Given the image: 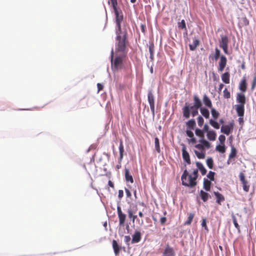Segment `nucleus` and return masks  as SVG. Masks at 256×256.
<instances>
[{
	"label": "nucleus",
	"instance_id": "1",
	"mask_svg": "<svg viewBox=\"0 0 256 256\" xmlns=\"http://www.w3.org/2000/svg\"><path fill=\"white\" fill-rule=\"evenodd\" d=\"M115 50L116 52H119L126 54L128 52V34L117 35L116 37Z\"/></svg>",
	"mask_w": 256,
	"mask_h": 256
},
{
	"label": "nucleus",
	"instance_id": "2",
	"mask_svg": "<svg viewBox=\"0 0 256 256\" xmlns=\"http://www.w3.org/2000/svg\"><path fill=\"white\" fill-rule=\"evenodd\" d=\"M198 109L200 108L190 106L188 103L186 102L182 108L183 116L186 118H188L192 114V117H194L198 114Z\"/></svg>",
	"mask_w": 256,
	"mask_h": 256
},
{
	"label": "nucleus",
	"instance_id": "3",
	"mask_svg": "<svg viewBox=\"0 0 256 256\" xmlns=\"http://www.w3.org/2000/svg\"><path fill=\"white\" fill-rule=\"evenodd\" d=\"M114 52L113 48L112 49L110 53V62L112 68L118 70V67L122 64V57L120 56H116L114 60Z\"/></svg>",
	"mask_w": 256,
	"mask_h": 256
},
{
	"label": "nucleus",
	"instance_id": "4",
	"mask_svg": "<svg viewBox=\"0 0 256 256\" xmlns=\"http://www.w3.org/2000/svg\"><path fill=\"white\" fill-rule=\"evenodd\" d=\"M114 9L116 16V22H122L124 19V16L121 10H118L117 7V0H110Z\"/></svg>",
	"mask_w": 256,
	"mask_h": 256
},
{
	"label": "nucleus",
	"instance_id": "5",
	"mask_svg": "<svg viewBox=\"0 0 256 256\" xmlns=\"http://www.w3.org/2000/svg\"><path fill=\"white\" fill-rule=\"evenodd\" d=\"M148 100L150 104V109L152 116H154V97L152 89L148 90Z\"/></svg>",
	"mask_w": 256,
	"mask_h": 256
},
{
	"label": "nucleus",
	"instance_id": "6",
	"mask_svg": "<svg viewBox=\"0 0 256 256\" xmlns=\"http://www.w3.org/2000/svg\"><path fill=\"white\" fill-rule=\"evenodd\" d=\"M181 146H182V158L184 162H186L188 164H190V159L189 154L186 150V146L184 144H181Z\"/></svg>",
	"mask_w": 256,
	"mask_h": 256
},
{
	"label": "nucleus",
	"instance_id": "7",
	"mask_svg": "<svg viewBox=\"0 0 256 256\" xmlns=\"http://www.w3.org/2000/svg\"><path fill=\"white\" fill-rule=\"evenodd\" d=\"M121 23L122 22H116L115 33L116 36L128 34L126 28H122Z\"/></svg>",
	"mask_w": 256,
	"mask_h": 256
},
{
	"label": "nucleus",
	"instance_id": "8",
	"mask_svg": "<svg viewBox=\"0 0 256 256\" xmlns=\"http://www.w3.org/2000/svg\"><path fill=\"white\" fill-rule=\"evenodd\" d=\"M233 129V124L230 123V125H222L220 128V132L228 136L229 135Z\"/></svg>",
	"mask_w": 256,
	"mask_h": 256
},
{
	"label": "nucleus",
	"instance_id": "9",
	"mask_svg": "<svg viewBox=\"0 0 256 256\" xmlns=\"http://www.w3.org/2000/svg\"><path fill=\"white\" fill-rule=\"evenodd\" d=\"M239 177L240 180L242 184V188L244 190L248 192L249 190L250 186L248 184V182L245 178V176L244 174L242 172H240V174Z\"/></svg>",
	"mask_w": 256,
	"mask_h": 256
},
{
	"label": "nucleus",
	"instance_id": "10",
	"mask_svg": "<svg viewBox=\"0 0 256 256\" xmlns=\"http://www.w3.org/2000/svg\"><path fill=\"white\" fill-rule=\"evenodd\" d=\"M227 62L226 58L224 56L222 55L220 56V60L218 62V70L219 72H222L225 68Z\"/></svg>",
	"mask_w": 256,
	"mask_h": 256
},
{
	"label": "nucleus",
	"instance_id": "11",
	"mask_svg": "<svg viewBox=\"0 0 256 256\" xmlns=\"http://www.w3.org/2000/svg\"><path fill=\"white\" fill-rule=\"evenodd\" d=\"M162 256H175L173 248L167 244L162 252Z\"/></svg>",
	"mask_w": 256,
	"mask_h": 256
},
{
	"label": "nucleus",
	"instance_id": "12",
	"mask_svg": "<svg viewBox=\"0 0 256 256\" xmlns=\"http://www.w3.org/2000/svg\"><path fill=\"white\" fill-rule=\"evenodd\" d=\"M142 238V234L140 232L136 230L134 234L132 235V243L135 244L140 242Z\"/></svg>",
	"mask_w": 256,
	"mask_h": 256
},
{
	"label": "nucleus",
	"instance_id": "13",
	"mask_svg": "<svg viewBox=\"0 0 256 256\" xmlns=\"http://www.w3.org/2000/svg\"><path fill=\"white\" fill-rule=\"evenodd\" d=\"M236 102L239 105L244 106L246 104V96L244 94L242 93H238L236 96Z\"/></svg>",
	"mask_w": 256,
	"mask_h": 256
},
{
	"label": "nucleus",
	"instance_id": "14",
	"mask_svg": "<svg viewBox=\"0 0 256 256\" xmlns=\"http://www.w3.org/2000/svg\"><path fill=\"white\" fill-rule=\"evenodd\" d=\"M188 178V182H187L186 186L190 188L194 187L197 184L196 180L192 174H189Z\"/></svg>",
	"mask_w": 256,
	"mask_h": 256
},
{
	"label": "nucleus",
	"instance_id": "15",
	"mask_svg": "<svg viewBox=\"0 0 256 256\" xmlns=\"http://www.w3.org/2000/svg\"><path fill=\"white\" fill-rule=\"evenodd\" d=\"M221 40L220 41V48L228 46L229 40L228 37L226 36H220Z\"/></svg>",
	"mask_w": 256,
	"mask_h": 256
},
{
	"label": "nucleus",
	"instance_id": "16",
	"mask_svg": "<svg viewBox=\"0 0 256 256\" xmlns=\"http://www.w3.org/2000/svg\"><path fill=\"white\" fill-rule=\"evenodd\" d=\"M236 110L238 116L242 117L244 113V106L243 105H236Z\"/></svg>",
	"mask_w": 256,
	"mask_h": 256
},
{
	"label": "nucleus",
	"instance_id": "17",
	"mask_svg": "<svg viewBox=\"0 0 256 256\" xmlns=\"http://www.w3.org/2000/svg\"><path fill=\"white\" fill-rule=\"evenodd\" d=\"M214 194L216 198V202L219 204H221L222 202L224 201V197L218 192H214Z\"/></svg>",
	"mask_w": 256,
	"mask_h": 256
},
{
	"label": "nucleus",
	"instance_id": "18",
	"mask_svg": "<svg viewBox=\"0 0 256 256\" xmlns=\"http://www.w3.org/2000/svg\"><path fill=\"white\" fill-rule=\"evenodd\" d=\"M194 104L192 106L193 107H197L200 108H202V102L201 100L200 99V98L198 96L196 95L194 96Z\"/></svg>",
	"mask_w": 256,
	"mask_h": 256
},
{
	"label": "nucleus",
	"instance_id": "19",
	"mask_svg": "<svg viewBox=\"0 0 256 256\" xmlns=\"http://www.w3.org/2000/svg\"><path fill=\"white\" fill-rule=\"evenodd\" d=\"M202 102L208 108L212 107L211 100L206 94L203 96Z\"/></svg>",
	"mask_w": 256,
	"mask_h": 256
},
{
	"label": "nucleus",
	"instance_id": "20",
	"mask_svg": "<svg viewBox=\"0 0 256 256\" xmlns=\"http://www.w3.org/2000/svg\"><path fill=\"white\" fill-rule=\"evenodd\" d=\"M118 149L120 152V158L118 159V162L120 163L123 158L124 152V147L122 140H120V141Z\"/></svg>",
	"mask_w": 256,
	"mask_h": 256
},
{
	"label": "nucleus",
	"instance_id": "21",
	"mask_svg": "<svg viewBox=\"0 0 256 256\" xmlns=\"http://www.w3.org/2000/svg\"><path fill=\"white\" fill-rule=\"evenodd\" d=\"M124 176L126 180L128 182H130V183L134 182V178L130 174L129 170L128 168H125L124 170Z\"/></svg>",
	"mask_w": 256,
	"mask_h": 256
},
{
	"label": "nucleus",
	"instance_id": "22",
	"mask_svg": "<svg viewBox=\"0 0 256 256\" xmlns=\"http://www.w3.org/2000/svg\"><path fill=\"white\" fill-rule=\"evenodd\" d=\"M246 78H244L242 80L240 81V84H239V89L242 92H245L246 90Z\"/></svg>",
	"mask_w": 256,
	"mask_h": 256
},
{
	"label": "nucleus",
	"instance_id": "23",
	"mask_svg": "<svg viewBox=\"0 0 256 256\" xmlns=\"http://www.w3.org/2000/svg\"><path fill=\"white\" fill-rule=\"evenodd\" d=\"M196 166L198 168L202 176L205 175L206 174L207 170L206 169V168L204 167V166H203L202 163H201L200 162H196Z\"/></svg>",
	"mask_w": 256,
	"mask_h": 256
},
{
	"label": "nucleus",
	"instance_id": "24",
	"mask_svg": "<svg viewBox=\"0 0 256 256\" xmlns=\"http://www.w3.org/2000/svg\"><path fill=\"white\" fill-rule=\"evenodd\" d=\"M196 125V121L193 118L188 120L186 122V126L188 130H194Z\"/></svg>",
	"mask_w": 256,
	"mask_h": 256
},
{
	"label": "nucleus",
	"instance_id": "25",
	"mask_svg": "<svg viewBox=\"0 0 256 256\" xmlns=\"http://www.w3.org/2000/svg\"><path fill=\"white\" fill-rule=\"evenodd\" d=\"M112 248L114 250V254L116 256L118 255L120 252V247L116 240H112Z\"/></svg>",
	"mask_w": 256,
	"mask_h": 256
},
{
	"label": "nucleus",
	"instance_id": "26",
	"mask_svg": "<svg viewBox=\"0 0 256 256\" xmlns=\"http://www.w3.org/2000/svg\"><path fill=\"white\" fill-rule=\"evenodd\" d=\"M208 138L210 140L214 141L216 138V132L213 130H210L209 132H208V133L206 134Z\"/></svg>",
	"mask_w": 256,
	"mask_h": 256
},
{
	"label": "nucleus",
	"instance_id": "27",
	"mask_svg": "<svg viewBox=\"0 0 256 256\" xmlns=\"http://www.w3.org/2000/svg\"><path fill=\"white\" fill-rule=\"evenodd\" d=\"M200 196L203 202H206L209 197H210V195L207 192L204 191L203 190H201L200 191Z\"/></svg>",
	"mask_w": 256,
	"mask_h": 256
},
{
	"label": "nucleus",
	"instance_id": "28",
	"mask_svg": "<svg viewBox=\"0 0 256 256\" xmlns=\"http://www.w3.org/2000/svg\"><path fill=\"white\" fill-rule=\"evenodd\" d=\"M200 112L202 116L206 118H208L210 117V112L208 108L202 107L200 108Z\"/></svg>",
	"mask_w": 256,
	"mask_h": 256
},
{
	"label": "nucleus",
	"instance_id": "29",
	"mask_svg": "<svg viewBox=\"0 0 256 256\" xmlns=\"http://www.w3.org/2000/svg\"><path fill=\"white\" fill-rule=\"evenodd\" d=\"M230 74L228 72H225L222 76V82L225 84L230 83Z\"/></svg>",
	"mask_w": 256,
	"mask_h": 256
},
{
	"label": "nucleus",
	"instance_id": "30",
	"mask_svg": "<svg viewBox=\"0 0 256 256\" xmlns=\"http://www.w3.org/2000/svg\"><path fill=\"white\" fill-rule=\"evenodd\" d=\"M118 218L119 219L120 226H124L126 219V214L124 213L120 214L118 215Z\"/></svg>",
	"mask_w": 256,
	"mask_h": 256
},
{
	"label": "nucleus",
	"instance_id": "31",
	"mask_svg": "<svg viewBox=\"0 0 256 256\" xmlns=\"http://www.w3.org/2000/svg\"><path fill=\"white\" fill-rule=\"evenodd\" d=\"M199 44L200 40L198 39H195L194 40L193 44H189L190 50L192 51L194 50L199 45Z\"/></svg>",
	"mask_w": 256,
	"mask_h": 256
},
{
	"label": "nucleus",
	"instance_id": "32",
	"mask_svg": "<svg viewBox=\"0 0 256 256\" xmlns=\"http://www.w3.org/2000/svg\"><path fill=\"white\" fill-rule=\"evenodd\" d=\"M199 142L202 144L203 146V148H210V143L207 141L206 140L204 139V138H200L199 140Z\"/></svg>",
	"mask_w": 256,
	"mask_h": 256
},
{
	"label": "nucleus",
	"instance_id": "33",
	"mask_svg": "<svg viewBox=\"0 0 256 256\" xmlns=\"http://www.w3.org/2000/svg\"><path fill=\"white\" fill-rule=\"evenodd\" d=\"M127 212L128 214V218H132V222H134L135 220L137 218V216L133 214V211L130 208L128 209Z\"/></svg>",
	"mask_w": 256,
	"mask_h": 256
},
{
	"label": "nucleus",
	"instance_id": "34",
	"mask_svg": "<svg viewBox=\"0 0 256 256\" xmlns=\"http://www.w3.org/2000/svg\"><path fill=\"white\" fill-rule=\"evenodd\" d=\"M222 55H220V50L218 48H215V54L214 56L212 58V60H218V58H220V56H221Z\"/></svg>",
	"mask_w": 256,
	"mask_h": 256
},
{
	"label": "nucleus",
	"instance_id": "35",
	"mask_svg": "<svg viewBox=\"0 0 256 256\" xmlns=\"http://www.w3.org/2000/svg\"><path fill=\"white\" fill-rule=\"evenodd\" d=\"M195 134L196 136L200 137V138H204V133L202 129L196 128L195 130Z\"/></svg>",
	"mask_w": 256,
	"mask_h": 256
},
{
	"label": "nucleus",
	"instance_id": "36",
	"mask_svg": "<svg viewBox=\"0 0 256 256\" xmlns=\"http://www.w3.org/2000/svg\"><path fill=\"white\" fill-rule=\"evenodd\" d=\"M210 124L214 128L216 129H218L220 128V124L218 122H217L216 120L213 119H210Z\"/></svg>",
	"mask_w": 256,
	"mask_h": 256
},
{
	"label": "nucleus",
	"instance_id": "37",
	"mask_svg": "<svg viewBox=\"0 0 256 256\" xmlns=\"http://www.w3.org/2000/svg\"><path fill=\"white\" fill-rule=\"evenodd\" d=\"M216 173L212 171H210L206 176V177L209 179L208 182L211 183L214 180V175Z\"/></svg>",
	"mask_w": 256,
	"mask_h": 256
},
{
	"label": "nucleus",
	"instance_id": "38",
	"mask_svg": "<svg viewBox=\"0 0 256 256\" xmlns=\"http://www.w3.org/2000/svg\"><path fill=\"white\" fill-rule=\"evenodd\" d=\"M216 150L220 153L224 154L226 152V146L224 144L218 145L216 147Z\"/></svg>",
	"mask_w": 256,
	"mask_h": 256
},
{
	"label": "nucleus",
	"instance_id": "39",
	"mask_svg": "<svg viewBox=\"0 0 256 256\" xmlns=\"http://www.w3.org/2000/svg\"><path fill=\"white\" fill-rule=\"evenodd\" d=\"M211 108V114L212 118H214L213 120H216L218 118L220 113L214 108Z\"/></svg>",
	"mask_w": 256,
	"mask_h": 256
},
{
	"label": "nucleus",
	"instance_id": "40",
	"mask_svg": "<svg viewBox=\"0 0 256 256\" xmlns=\"http://www.w3.org/2000/svg\"><path fill=\"white\" fill-rule=\"evenodd\" d=\"M236 153H237V151H236V148L234 146H232L231 152L229 154L228 158L230 159V158H232L236 157Z\"/></svg>",
	"mask_w": 256,
	"mask_h": 256
},
{
	"label": "nucleus",
	"instance_id": "41",
	"mask_svg": "<svg viewBox=\"0 0 256 256\" xmlns=\"http://www.w3.org/2000/svg\"><path fill=\"white\" fill-rule=\"evenodd\" d=\"M154 146L156 151L160 153V142L159 139L157 137L154 138Z\"/></svg>",
	"mask_w": 256,
	"mask_h": 256
},
{
	"label": "nucleus",
	"instance_id": "42",
	"mask_svg": "<svg viewBox=\"0 0 256 256\" xmlns=\"http://www.w3.org/2000/svg\"><path fill=\"white\" fill-rule=\"evenodd\" d=\"M194 153L197 156V158L199 159H204L205 158V152H199L198 150H195Z\"/></svg>",
	"mask_w": 256,
	"mask_h": 256
},
{
	"label": "nucleus",
	"instance_id": "43",
	"mask_svg": "<svg viewBox=\"0 0 256 256\" xmlns=\"http://www.w3.org/2000/svg\"><path fill=\"white\" fill-rule=\"evenodd\" d=\"M206 163L209 168L212 169L213 168L214 161L212 158H208L206 160Z\"/></svg>",
	"mask_w": 256,
	"mask_h": 256
},
{
	"label": "nucleus",
	"instance_id": "44",
	"mask_svg": "<svg viewBox=\"0 0 256 256\" xmlns=\"http://www.w3.org/2000/svg\"><path fill=\"white\" fill-rule=\"evenodd\" d=\"M232 221H233V223L234 226V227L238 230V232H240V226L236 221V216L233 215L232 216Z\"/></svg>",
	"mask_w": 256,
	"mask_h": 256
},
{
	"label": "nucleus",
	"instance_id": "45",
	"mask_svg": "<svg viewBox=\"0 0 256 256\" xmlns=\"http://www.w3.org/2000/svg\"><path fill=\"white\" fill-rule=\"evenodd\" d=\"M178 26L179 28L186 30V24L184 20H182L180 22L178 23Z\"/></svg>",
	"mask_w": 256,
	"mask_h": 256
},
{
	"label": "nucleus",
	"instance_id": "46",
	"mask_svg": "<svg viewBox=\"0 0 256 256\" xmlns=\"http://www.w3.org/2000/svg\"><path fill=\"white\" fill-rule=\"evenodd\" d=\"M194 214L192 213H190L188 218L187 220L185 222V224H190L192 220L194 218Z\"/></svg>",
	"mask_w": 256,
	"mask_h": 256
},
{
	"label": "nucleus",
	"instance_id": "47",
	"mask_svg": "<svg viewBox=\"0 0 256 256\" xmlns=\"http://www.w3.org/2000/svg\"><path fill=\"white\" fill-rule=\"evenodd\" d=\"M197 120H198V126L201 127L202 126V124H204V120L203 118L202 117V116H199L198 117Z\"/></svg>",
	"mask_w": 256,
	"mask_h": 256
},
{
	"label": "nucleus",
	"instance_id": "48",
	"mask_svg": "<svg viewBox=\"0 0 256 256\" xmlns=\"http://www.w3.org/2000/svg\"><path fill=\"white\" fill-rule=\"evenodd\" d=\"M223 92H224V98H230V92H228V90L226 88L224 90Z\"/></svg>",
	"mask_w": 256,
	"mask_h": 256
},
{
	"label": "nucleus",
	"instance_id": "49",
	"mask_svg": "<svg viewBox=\"0 0 256 256\" xmlns=\"http://www.w3.org/2000/svg\"><path fill=\"white\" fill-rule=\"evenodd\" d=\"M188 176H185L184 175H182L181 176V180H182V186H186L187 185V179Z\"/></svg>",
	"mask_w": 256,
	"mask_h": 256
},
{
	"label": "nucleus",
	"instance_id": "50",
	"mask_svg": "<svg viewBox=\"0 0 256 256\" xmlns=\"http://www.w3.org/2000/svg\"><path fill=\"white\" fill-rule=\"evenodd\" d=\"M218 140L221 144H224L226 136L223 134H220L218 137Z\"/></svg>",
	"mask_w": 256,
	"mask_h": 256
},
{
	"label": "nucleus",
	"instance_id": "51",
	"mask_svg": "<svg viewBox=\"0 0 256 256\" xmlns=\"http://www.w3.org/2000/svg\"><path fill=\"white\" fill-rule=\"evenodd\" d=\"M130 240L131 238L130 236H125L124 237V242L128 246L130 245Z\"/></svg>",
	"mask_w": 256,
	"mask_h": 256
},
{
	"label": "nucleus",
	"instance_id": "52",
	"mask_svg": "<svg viewBox=\"0 0 256 256\" xmlns=\"http://www.w3.org/2000/svg\"><path fill=\"white\" fill-rule=\"evenodd\" d=\"M210 184H211V183L206 184H203L204 188L207 192L210 191V187H211Z\"/></svg>",
	"mask_w": 256,
	"mask_h": 256
},
{
	"label": "nucleus",
	"instance_id": "53",
	"mask_svg": "<svg viewBox=\"0 0 256 256\" xmlns=\"http://www.w3.org/2000/svg\"><path fill=\"white\" fill-rule=\"evenodd\" d=\"M186 136L189 138H192L194 136L193 132L191 130H186Z\"/></svg>",
	"mask_w": 256,
	"mask_h": 256
},
{
	"label": "nucleus",
	"instance_id": "54",
	"mask_svg": "<svg viewBox=\"0 0 256 256\" xmlns=\"http://www.w3.org/2000/svg\"><path fill=\"white\" fill-rule=\"evenodd\" d=\"M256 75H255L254 76L253 80H252V84L251 89L252 90L254 88L256 87Z\"/></svg>",
	"mask_w": 256,
	"mask_h": 256
},
{
	"label": "nucleus",
	"instance_id": "55",
	"mask_svg": "<svg viewBox=\"0 0 256 256\" xmlns=\"http://www.w3.org/2000/svg\"><path fill=\"white\" fill-rule=\"evenodd\" d=\"M148 50L150 52V54H154V44H151L149 46Z\"/></svg>",
	"mask_w": 256,
	"mask_h": 256
},
{
	"label": "nucleus",
	"instance_id": "56",
	"mask_svg": "<svg viewBox=\"0 0 256 256\" xmlns=\"http://www.w3.org/2000/svg\"><path fill=\"white\" fill-rule=\"evenodd\" d=\"M202 226L204 228V229L206 230H208V228L206 226V219H202Z\"/></svg>",
	"mask_w": 256,
	"mask_h": 256
},
{
	"label": "nucleus",
	"instance_id": "57",
	"mask_svg": "<svg viewBox=\"0 0 256 256\" xmlns=\"http://www.w3.org/2000/svg\"><path fill=\"white\" fill-rule=\"evenodd\" d=\"M198 169H195L194 170L193 172H192V174H193V176H194V179H197L198 178Z\"/></svg>",
	"mask_w": 256,
	"mask_h": 256
},
{
	"label": "nucleus",
	"instance_id": "58",
	"mask_svg": "<svg viewBox=\"0 0 256 256\" xmlns=\"http://www.w3.org/2000/svg\"><path fill=\"white\" fill-rule=\"evenodd\" d=\"M203 130V132L204 133V132H206L208 133V132H209L210 130H209V126L207 124H205L204 125V126L202 129Z\"/></svg>",
	"mask_w": 256,
	"mask_h": 256
},
{
	"label": "nucleus",
	"instance_id": "59",
	"mask_svg": "<svg viewBox=\"0 0 256 256\" xmlns=\"http://www.w3.org/2000/svg\"><path fill=\"white\" fill-rule=\"evenodd\" d=\"M124 196V192L122 190H118V197L120 200Z\"/></svg>",
	"mask_w": 256,
	"mask_h": 256
},
{
	"label": "nucleus",
	"instance_id": "60",
	"mask_svg": "<svg viewBox=\"0 0 256 256\" xmlns=\"http://www.w3.org/2000/svg\"><path fill=\"white\" fill-rule=\"evenodd\" d=\"M125 192L127 197L130 198L131 196V192L128 189L125 188Z\"/></svg>",
	"mask_w": 256,
	"mask_h": 256
},
{
	"label": "nucleus",
	"instance_id": "61",
	"mask_svg": "<svg viewBox=\"0 0 256 256\" xmlns=\"http://www.w3.org/2000/svg\"><path fill=\"white\" fill-rule=\"evenodd\" d=\"M188 142H191L192 144H196V138L194 136L190 138V140H188Z\"/></svg>",
	"mask_w": 256,
	"mask_h": 256
},
{
	"label": "nucleus",
	"instance_id": "62",
	"mask_svg": "<svg viewBox=\"0 0 256 256\" xmlns=\"http://www.w3.org/2000/svg\"><path fill=\"white\" fill-rule=\"evenodd\" d=\"M97 88H98V92H99L100 90H102L104 86L102 84H101L100 83H98L97 84Z\"/></svg>",
	"mask_w": 256,
	"mask_h": 256
},
{
	"label": "nucleus",
	"instance_id": "63",
	"mask_svg": "<svg viewBox=\"0 0 256 256\" xmlns=\"http://www.w3.org/2000/svg\"><path fill=\"white\" fill-rule=\"evenodd\" d=\"M195 148L199 150H204L203 148V146L202 144H196L195 146Z\"/></svg>",
	"mask_w": 256,
	"mask_h": 256
},
{
	"label": "nucleus",
	"instance_id": "64",
	"mask_svg": "<svg viewBox=\"0 0 256 256\" xmlns=\"http://www.w3.org/2000/svg\"><path fill=\"white\" fill-rule=\"evenodd\" d=\"M166 220V218L164 216L162 217L160 219V222L162 224H164Z\"/></svg>",
	"mask_w": 256,
	"mask_h": 256
}]
</instances>
